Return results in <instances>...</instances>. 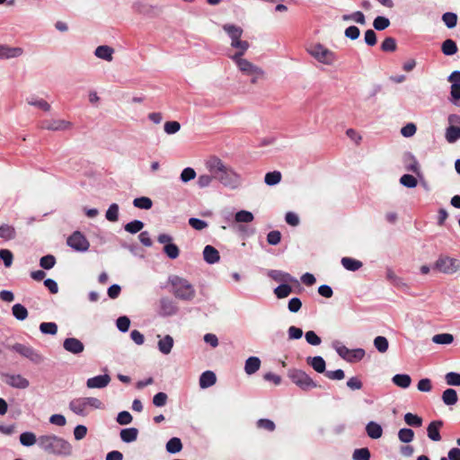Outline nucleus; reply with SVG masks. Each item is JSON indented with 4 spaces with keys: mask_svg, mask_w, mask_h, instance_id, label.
I'll use <instances>...</instances> for the list:
<instances>
[{
    "mask_svg": "<svg viewBox=\"0 0 460 460\" xmlns=\"http://www.w3.org/2000/svg\"><path fill=\"white\" fill-rule=\"evenodd\" d=\"M205 165L209 173H214L215 179L223 186L231 190H236L242 185V176L217 156L209 157L206 161Z\"/></svg>",
    "mask_w": 460,
    "mask_h": 460,
    "instance_id": "obj_1",
    "label": "nucleus"
},
{
    "mask_svg": "<svg viewBox=\"0 0 460 460\" xmlns=\"http://www.w3.org/2000/svg\"><path fill=\"white\" fill-rule=\"evenodd\" d=\"M39 447L46 454L55 456H68L72 454L71 444L54 434L40 436Z\"/></svg>",
    "mask_w": 460,
    "mask_h": 460,
    "instance_id": "obj_2",
    "label": "nucleus"
},
{
    "mask_svg": "<svg viewBox=\"0 0 460 460\" xmlns=\"http://www.w3.org/2000/svg\"><path fill=\"white\" fill-rule=\"evenodd\" d=\"M168 283L172 286V293L176 298L191 301L196 296L193 285L186 279L178 275H171Z\"/></svg>",
    "mask_w": 460,
    "mask_h": 460,
    "instance_id": "obj_3",
    "label": "nucleus"
},
{
    "mask_svg": "<svg viewBox=\"0 0 460 460\" xmlns=\"http://www.w3.org/2000/svg\"><path fill=\"white\" fill-rule=\"evenodd\" d=\"M68 407L75 414L85 417L89 414L90 408L102 409L103 403L95 397H79L70 401Z\"/></svg>",
    "mask_w": 460,
    "mask_h": 460,
    "instance_id": "obj_4",
    "label": "nucleus"
},
{
    "mask_svg": "<svg viewBox=\"0 0 460 460\" xmlns=\"http://www.w3.org/2000/svg\"><path fill=\"white\" fill-rule=\"evenodd\" d=\"M236 66L238 67L239 71L246 76H249L251 78V83L255 84L258 83L260 79L264 78L265 72L264 70L252 64L249 60L245 58H237V60L234 61Z\"/></svg>",
    "mask_w": 460,
    "mask_h": 460,
    "instance_id": "obj_5",
    "label": "nucleus"
},
{
    "mask_svg": "<svg viewBox=\"0 0 460 460\" xmlns=\"http://www.w3.org/2000/svg\"><path fill=\"white\" fill-rule=\"evenodd\" d=\"M307 51L318 62L324 65L332 66L337 60L336 54L320 43L312 45Z\"/></svg>",
    "mask_w": 460,
    "mask_h": 460,
    "instance_id": "obj_6",
    "label": "nucleus"
},
{
    "mask_svg": "<svg viewBox=\"0 0 460 460\" xmlns=\"http://www.w3.org/2000/svg\"><path fill=\"white\" fill-rule=\"evenodd\" d=\"M338 355L349 363H356L363 359L366 355L365 349H349L340 341H334L332 344Z\"/></svg>",
    "mask_w": 460,
    "mask_h": 460,
    "instance_id": "obj_7",
    "label": "nucleus"
},
{
    "mask_svg": "<svg viewBox=\"0 0 460 460\" xmlns=\"http://www.w3.org/2000/svg\"><path fill=\"white\" fill-rule=\"evenodd\" d=\"M288 376L294 384L304 391H307L317 386L316 383L303 370L296 368L289 369Z\"/></svg>",
    "mask_w": 460,
    "mask_h": 460,
    "instance_id": "obj_8",
    "label": "nucleus"
},
{
    "mask_svg": "<svg viewBox=\"0 0 460 460\" xmlns=\"http://www.w3.org/2000/svg\"><path fill=\"white\" fill-rule=\"evenodd\" d=\"M434 269L444 274H455L460 270V261L447 255H440L434 263Z\"/></svg>",
    "mask_w": 460,
    "mask_h": 460,
    "instance_id": "obj_9",
    "label": "nucleus"
},
{
    "mask_svg": "<svg viewBox=\"0 0 460 460\" xmlns=\"http://www.w3.org/2000/svg\"><path fill=\"white\" fill-rule=\"evenodd\" d=\"M8 348L19 353L21 356L28 358L34 364H41L44 360V357L31 346L22 343H14L13 345L9 346Z\"/></svg>",
    "mask_w": 460,
    "mask_h": 460,
    "instance_id": "obj_10",
    "label": "nucleus"
},
{
    "mask_svg": "<svg viewBox=\"0 0 460 460\" xmlns=\"http://www.w3.org/2000/svg\"><path fill=\"white\" fill-rule=\"evenodd\" d=\"M66 243L68 246L77 252H86L90 246L86 237L79 231L74 232L67 238Z\"/></svg>",
    "mask_w": 460,
    "mask_h": 460,
    "instance_id": "obj_11",
    "label": "nucleus"
},
{
    "mask_svg": "<svg viewBox=\"0 0 460 460\" xmlns=\"http://www.w3.org/2000/svg\"><path fill=\"white\" fill-rule=\"evenodd\" d=\"M1 376L2 380L11 387L17 389H26L30 385L29 380L20 374L4 373Z\"/></svg>",
    "mask_w": 460,
    "mask_h": 460,
    "instance_id": "obj_12",
    "label": "nucleus"
},
{
    "mask_svg": "<svg viewBox=\"0 0 460 460\" xmlns=\"http://www.w3.org/2000/svg\"><path fill=\"white\" fill-rule=\"evenodd\" d=\"M40 127L43 129L62 131L68 129L71 127V123L64 119H45L41 121Z\"/></svg>",
    "mask_w": 460,
    "mask_h": 460,
    "instance_id": "obj_13",
    "label": "nucleus"
},
{
    "mask_svg": "<svg viewBox=\"0 0 460 460\" xmlns=\"http://www.w3.org/2000/svg\"><path fill=\"white\" fill-rule=\"evenodd\" d=\"M63 348L72 354L78 355L84 351V345L76 338H66L63 342Z\"/></svg>",
    "mask_w": 460,
    "mask_h": 460,
    "instance_id": "obj_14",
    "label": "nucleus"
},
{
    "mask_svg": "<svg viewBox=\"0 0 460 460\" xmlns=\"http://www.w3.org/2000/svg\"><path fill=\"white\" fill-rule=\"evenodd\" d=\"M110 382L111 376L108 374H104L88 378L86 381V386L90 389H102L106 387Z\"/></svg>",
    "mask_w": 460,
    "mask_h": 460,
    "instance_id": "obj_15",
    "label": "nucleus"
},
{
    "mask_svg": "<svg viewBox=\"0 0 460 460\" xmlns=\"http://www.w3.org/2000/svg\"><path fill=\"white\" fill-rule=\"evenodd\" d=\"M23 49L19 47H9L8 45L0 44V58L9 59L22 56Z\"/></svg>",
    "mask_w": 460,
    "mask_h": 460,
    "instance_id": "obj_16",
    "label": "nucleus"
},
{
    "mask_svg": "<svg viewBox=\"0 0 460 460\" xmlns=\"http://www.w3.org/2000/svg\"><path fill=\"white\" fill-rule=\"evenodd\" d=\"M231 46L237 49V51L234 54L229 56V58L234 61L237 60V58H243V56L247 51V49L250 47V44L246 40H242L241 38H238V40H231Z\"/></svg>",
    "mask_w": 460,
    "mask_h": 460,
    "instance_id": "obj_17",
    "label": "nucleus"
},
{
    "mask_svg": "<svg viewBox=\"0 0 460 460\" xmlns=\"http://www.w3.org/2000/svg\"><path fill=\"white\" fill-rule=\"evenodd\" d=\"M443 421L440 420L431 421L427 428L428 438L432 441L441 440L439 429L443 427Z\"/></svg>",
    "mask_w": 460,
    "mask_h": 460,
    "instance_id": "obj_18",
    "label": "nucleus"
},
{
    "mask_svg": "<svg viewBox=\"0 0 460 460\" xmlns=\"http://www.w3.org/2000/svg\"><path fill=\"white\" fill-rule=\"evenodd\" d=\"M160 306L161 314L163 315H172L175 314L178 311V307L176 306L175 303L167 297H164L160 300Z\"/></svg>",
    "mask_w": 460,
    "mask_h": 460,
    "instance_id": "obj_19",
    "label": "nucleus"
},
{
    "mask_svg": "<svg viewBox=\"0 0 460 460\" xmlns=\"http://www.w3.org/2000/svg\"><path fill=\"white\" fill-rule=\"evenodd\" d=\"M157 337L160 338L157 343L159 351L164 355H168L173 347L174 341L171 335H165L163 338L157 335Z\"/></svg>",
    "mask_w": 460,
    "mask_h": 460,
    "instance_id": "obj_20",
    "label": "nucleus"
},
{
    "mask_svg": "<svg viewBox=\"0 0 460 460\" xmlns=\"http://www.w3.org/2000/svg\"><path fill=\"white\" fill-rule=\"evenodd\" d=\"M203 258L206 262L208 264H214L220 260V255L218 251L211 246V245H206L203 250Z\"/></svg>",
    "mask_w": 460,
    "mask_h": 460,
    "instance_id": "obj_21",
    "label": "nucleus"
},
{
    "mask_svg": "<svg viewBox=\"0 0 460 460\" xmlns=\"http://www.w3.org/2000/svg\"><path fill=\"white\" fill-rule=\"evenodd\" d=\"M403 164L406 170L414 173L420 172V164L416 157L411 153L407 152L403 155Z\"/></svg>",
    "mask_w": 460,
    "mask_h": 460,
    "instance_id": "obj_22",
    "label": "nucleus"
},
{
    "mask_svg": "<svg viewBox=\"0 0 460 460\" xmlns=\"http://www.w3.org/2000/svg\"><path fill=\"white\" fill-rule=\"evenodd\" d=\"M217 382V376L214 372L212 371H205L203 372L199 376V386L202 389L208 388L212 385H214Z\"/></svg>",
    "mask_w": 460,
    "mask_h": 460,
    "instance_id": "obj_23",
    "label": "nucleus"
},
{
    "mask_svg": "<svg viewBox=\"0 0 460 460\" xmlns=\"http://www.w3.org/2000/svg\"><path fill=\"white\" fill-rule=\"evenodd\" d=\"M269 277H270L272 279H274L275 281H279V282H296L297 280L292 277L289 273H287V272H284V271H281V270H272L269 272Z\"/></svg>",
    "mask_w": 460,
    "mask_h": 460,
    "instance_id": "obj_24",
    "label": "nucleus"
},
{
    "mask_svg": "<svg viewBox=\"0 0 460 460\" xmlns=\"http://www.w3.org/2000/svg\"><path fill=\"white\" fill-rule=\"evenodd\" d=\"M306 362L310 365L317 373H324L326 368L325 360L321 356L308 357Z\"/></svg>",
    "mask_w": 460,
    "mask_h": 460,
    "instance_id": "obj_25",
    "label": "nucleus"
},
{
    "mask_svg": "<svg viewBox=\"0 0 460 460\" xmlns=\"http://www.w3.org/2000/svg\"><path fill=\"white\" fill-rule=\"evenodd\" d=\"M367 436L373 439L380 438L383 435V429L380 424L375 421H369L366 426Z\"/></svg>",
    "mask_w": 460,
    "mask_h": 460,
    "instance_id": "obj_26",
    "label": "nucleus"
},
{
    "mask_svg": "<svg viewBox=\"0 0 460 460\" xmlns=\"http://www.w3.org/2000/svg\"><path fill=\"white\" fill-rule=\"evenodd\" d=\"M114 53V49L110 47V46H107V45H102V46H99L96 48L95 51H94V55L101 58V59H103V60H106V61H111L113 57Z\"/></svg>",
    "mask_w": 460,
    "mask_h": 460,
    "instance_id": "obj_27",
    "label": "nucleus"
},
{
    "mask_svg": "<svg viewBox=\"0 0 460 460\" xmlns=\"http://www.w3.org/2000/svg\"><path fill=\"white\" fill-rule=\"evenodd\" d=\"M261 367V359L258 357H250L246 359L244 365V371L247 375L256 373Z\"/></svg>",
    "mask_w": 460,
    "mask_h": 460,
    "instance_id": "obj_28",
    "label": "nucleus"
},
{
    "mask_svg": "<svg viewBox=\"0 0 460 460\" xmlns=\"http://www.w3.org/2000/svg\"><path fill=\"white\" fill-rule=\"evenodd\" d=\"M120 438L125 443H131L137 440L138 429L136 428H128L120 430Z\"/></svg>",
    "mask_w": 460,
    "mask_h": 460,
    "instance_id": "obj_29",
    "label": "nucleus"
},
{
    "mask_svg": "<svg viewBox=\"0 0 460 460\" xmlns=\"http://www.w3.org/2000/svg\"><path fill=\"white\" fill-rule=\"evenodd\" d=\"M20 443L23 447H31L36 443L39 445V438L31 431H25L20 435Z\"/></svg>",
    "mask_w": 460,
    "mask_h": 460,
    "instance_id": "obj_30",
    "label": "nucleus"
},
{
    "mask_svg": "<svg viewBox=\"0 0 460 460\" xmlns=\"http://www.w3.org/2000/svg\"><path fill=\"white\" fill-rule=\"evenodd\" d=\"M341 265L349 271H356L359 270L363 263L356 259L350 258V257H343L341 261Z\"/></svg>",
    "mask_w": 460,
    "mask_h": 460,
    "instance_id": "obj_31",
    "label": "nucleus"
},
{
    "mask_svg": "<svg viewBox=\"0 0 460 460\" xmlns=\"http://www.w3.org/2000/svg\"><path fill=\"white\" fill-rule=\"evenodd\" d=\"M393 383L401 388H408L411 385V378L407 374H396L392 378Z\"/></svg>",
    "mask_w": 460,
    "mask_h": 460,
    "instance_id": "obj_32",
    "label": "nucleus"
},
{
    "mask_svg": "<svg viewBox=\"0 0 460 460\" xmlns=\"http://www.w3.org/2000/svg\"><path fill=\"white\" fill-rule=\"evenodd\" d=\"M223 30L227 33L231 40H238V38H241L243 35V29L234 24L226 23L223 25Z\"/></svg>",
    "mask_w": 460,
    "mask_h": 460,
    "instance_id": "obj_33",
    "label": "nucleus"
},
{
    "mask_svg": "<svg viewBox=\"0 0 460 460\" xmlns=\"http://www.w3.org/2000/svg\"><path fill=\"white\" fill-rule=\"evenodd\" d=\"M457 394L455 389L447 388L443 392L442 401L446 405L451 406L457 402Z\"/></svg>",
    "mask_w": 460,
    "mask_h": 460,
    "instance_id": "obj_34",
    "label": "nucleus"
},
{
    "mask_svg": "<svg viewBox=\"0 0 460 460\" xmlns=\"http://www.w3.org/2000/svg\"><path fill=\"white\" fill-rule=\"evenodd\" d=\"M403 420L408 426H411L413 428H420L422 426V423H423L421 417L418 416L417 414H413L411 412L405 413Z\"/></svg>",
    "mask_w": 460,
    "mask_h": 460,
    "instance_id": "obj_35",
    "label": "nucleus"
},
{
    "mask_svg": "<svg viewBox=\"0 0 460 460\" xmlns=\"http://www.w3.org/2000/svg\"><path fill=\"white\" fill-rule=\"evenodd\" d=\"M182 449V443L179 438H172L166 443V450L170 454L179 453Z\"/></svg>",
    "mask_w": 460,
    "mask_h": 460,
    "instance_id": "obj_36",
    "label": "nucleus"
},
{
    "mask_svg": "<svg viewBox=\"0 0 460 460\" xmlns=\"http://www.w3.org/2000/svg\"><path fill=\"white\" fill-rule=\"evenodd\" d=\"M441 50L446 56H452L457 52L456 43L450 39L446 40L441 46Z\"/></svg>",
    "mask_w": 460,
    "mask_h": 460,
    "instance_id": "obj_37",
    "label": "nucleus"
},
{
    "mask_svg": "<svg viewBox=\"0 0 460 460\" xmlns=\"http://www.w3.org/2000/svg\"><path fill=\"white\" fill-rule=\"evenodd\" d=\"M13 315L19 321H23L28 317V310L21 304H15L12 307Z\"/></svg>",
    "mask_w": 460,
    "mask_h": 460,
    "instance_id": "obj_38",
    "label": "nucleus"
},
{
    "mask_svg": "<svg viewBox=\"0 0 460 460\" xmlns=\"http://www.w3.org/2000/svg\"><path fill=\"white\" fill-rule=\"evenodd\" d=\"M398 438L401 442L409 444L414 438V431L411 429L402 428L398 431Z\"/></svg>",
    "mask_w": 460,
    "mask_h": 460,
    "instance_id": "obj_39",
    "label": "nucleus"
},
{
    "mask_svg": "<svg viewBox=\"0 0 460 460\" xmlns=\"http://www.w3.org/2000/svg\"><path fill=\"white\" fill-rule=\"evenodd\" d=\"M342 20L345 21V22L353 21V22H355L357 23H359V24H362V25L366 23L365 15L360 11H357V12H354V13H349V14H343L342 15Z\"/></svg>",
    "mask_w": 460,
    "mask_h": 460,
    "instance_id": "obj_40",
    "label": "nucleus"
},
{
    "mask_svg": "<svg viewBox=\"0 0 460 460\" xmlns=\"http://www.w3.org/2000/svg\"><path fill=\"white\" fill-rule=\"evenodd\" d=\"M460 138V128L450 126L446 131V139L448 143H455Z\"/></svg>",
    "mask_w": 460,
    "mask_h": 460,
    "instance_id": "obj_41",
    "label": "nucleus"
},
{
    "mask_svg": "<svg viewBox=\"0 0 460 460\" xmlns=\"http://www.w3.org/2000/svg\"><path fill=\"white\" fill-rule=\"evenodd\" d=\"M374 346L380 353H385L389 348V342L385 337L377 336L374 340Z\"/></svg>",
    "mask_w": 460,
    "mask_h": 460,
    "instance_id": "obj_42",
    "label": "nucleus"
},
{
    "mask_svg": "<svg viewBox=\"0 0 460 460\" xmlns=\"http://www.w3.org/2000/svg\"><path fill=\"white\" fill-rule=\"evenodd\" d=\"M281 181V173L279 171L267 172L264 177V181L269 186L278 184Z\"/></svg>",
    "mask_w": 460,
    "mask_h": 460,
    "instance_id": "obj_43",
    "label": "nucleus"
},
{
    "mask_svg": "<svg viewBox=\"0 0 460 460\" xmlns=\"http://www.w3.org/2000/svg\"><path fill=\"white\" fill-rule=\"evenodd\" d=\"M254 219L252 212L247 210H240L234 216V220L237 223H250Z\"/></svg>",
    "mask_w": 460,
    "mask_h": 460,
    "instance_id": "obj_44",
    "label": "nucleus"
},
{
    "mask_svg": "<svg viewBox=\"0 0 460 460\" xmlns=\"http://www.w3.org/2000/svg\"><path fill=\"white\" fill-rule=\"evenodd\" d=\"M15 229L9 225H2L0 226V237L12 240L15 237Z\"/></svg>",
    "mask_w": 460,
    "mask_h": 460,
    "instance_id": "obj_45",
    "label": "nucleus"
},
{
    "mask_svg": "<svg viewBox=\"0 0 460 460\" xmlns=\"http://www.w3.org/2000/svg\"><path fill=\"white\" fill-rule=\"evenodd\" d=\"M454 341V337L449 333H440L436 334L432 338V341L437 344L447 345L452 343Z\"/></svg>",
    "mask_w": 460,
    "mask_h": 460,
    "instance_id": "obj_46",
    "label": "nucleus"
},
{
    "mask_svg": "<svg viewBox=\"0 0 460 460\" xmlns=\"http://www.w3.org/2000/svg\"><path fill=\"white\" fill-rule=\"evenodd\" d=\"M144 227V223L140 220H133L124 226L125 231L130 234H137Z\"/></svg>",
    "mask_w": 460,
    "mask_h": 460,
    "instance_id": "obj_47",
    "label": "nucleus"
},
{
    "mask_svg": "<svg viewBox=\"0 0 460 460\" xmlns=\"http://www.w3.org/2000/svg\"><path fill=\"white\" fill-rule=\"evenodd\" d=\"M164 252L167 255L168 258L174 260L179 257L180 250L178 246L174 243H167L164 246Z\"/></svg>",
    "mask_w": 460,
    "mask_h": 460,
    "instance_id": "obj_48",
    "label": "nucleus"
},
{
    "mask_svg": "<svg viewBox=\"0 0 460 460\" xmlns=\"http://www.w3.org/2000/svg\"><path fill=\"white\" fill-rule=\"evenodd\" d=\"M292 292V288L288 284H281L274 289V294L278 298H285Z\"/></svg>",
    "mask_w": 460,
    "mask_h": 460,
    "instance_id": "obj_49",
    "label": "nucleus"
},
{
    "mask_svg": "<svg viewBox=\"0 0 460 460\" xmlns=\"http://www.w3.org/2000/svg\"><path fill=\"white\" fill-rule=\"evenodd\" d=\"M133 205L138 208L149 209L152 208L153 202H152L151 199H149L147 197H140V198H136L133 200Z\"/></svg>",
    "mask_w": 460,
    "mask_h": 460,
    "instance_id": "obj_50",
    "label": "nucleus"
},
{
    "mask_svg": "<svg viewBox=\"0 0 460 460\" xmlns=\"http://www.w3.org/2000/svg\"><path fill=\"white\" fill-rule=\"evenodd\" d=\"M105 217L110 222H116L119 218V206L112 203L106 211Z\"/></svg>",
    "mask_w": 460,
    "mask_h": 460,
    "instance_id": "obj_51",
    "label": "nucleus"
},
{
    "mask_svg": "<svg viewBox=\"0 0 460 460\" xmlns=\"http://www.w3.org/2000/svg\"><path fill=\"white\" fill-rule=\"evenodd\" d=\"M442 21L444 22L447 28L452 29L456 26L457 15L455 13H445L442 15Z\"/></svg>",
    "mask_w": 460,
    "mask_h": 460,
    "instance_id": "obj_52",
    "label": "nucleus"
},
{
    "mask_svg": "<svg viewBox=\"0 0 460 460\" xmlns=\"http://www.w3.org/2000/svg\"><path fill=\"white\" fill-rule=\"evenodd\" d=\"M390 25V21L385 16H377L373 22V26L376 31H384Z\"/></svg>",
    "mask_w": 460,
    "mask_h": 460,
    "instance_id": "obj_53",
    "label": "nucleus"
},
{
    "mask_svg": "<svg viewBox=\"0 0 460 460\" xmlns=\"http://www.w3.org/2000/svg\"><path fill=\"white\" fill-rule=\"evenodd\" d=\"M214 180H216L214 173L201 174L198 178L197 184L201 189L207 188L212 183Z\"/></svg>",
    "mask_w": 460,
    "mask_h": 460,
    "instance_id": "obj_54",
    "label": "nucleus"
},
{
    "mask_svg": "<svg viewBox=\"0 0 460 460\" xmlns=\"http://www.w3.org/2000/svg\"><path fill=\"white\" fill-rule=\"evenodd\" d=\"M396 48V40L392 37L385 38L381 44V49L385 52H393Z\"/></svg>",
    "mask_w": 460,
    "mask_h": 460,
    "instance_id": "obj_55",
    "label": "nucleus"
},
{
    "mask_svg": "<svg viewBox=\"0 0 460 460\" xmlns=\"http://www.w3.org/2000/svg\"><path fill=\"white\" fill-rule=\"evenodd\" d=\"M56 264V258L53 255L48 254L41 257L40 261V265L44 270H50Z\"/></svg>",
    "mask_w": 460,
    "mask_h": 460,
    "instance_id": "obj_56",
    "label": "nucleus"
},
{
    "mask_svg": "<svg viewBox=\"0 0 460 460\" xmlns=\"http://www.w3.org/2000/svg\"><path fill=\"white\" fill-rule=\"evenodd\" d=\"M40 330L44 334L55 335L58 332V325L55 323H41Z\"/></svg>",
    "mask_w": 460,
    "mask_h": 460,
    "instance_id": "obj_57",
    "label": "nucleus"
},
{
    "mask_svg": "<svg viewBox=\"0 0 460 460\" xmlns=\"http://www.w3.org/2000/svg\"><path fill=\"white\" fill-rule=\"evenodd\" d=\"M196 172L193 168L186 167L182 170L180 178L182 182L186 183L191 180H194L196 178Z\"/></svg>",
    "mask_w": 460,
    "mask_h": 460,
    "instance_id": "obj_58",
    "label": "nucleus"
},
{
    "mask_svg": "<svg viewBox=\"0 0 460 460\" xmlns=\"http://www.w3.org/2000/svg\"><path fill=\"white\" fill-rule=\"evenodd\" d=\"M400 183L407 188H414L417 186V180L411 174H403L400 178Z\"/></svg>",
    "mask_w": 460,
    "mask_h": 460,
    "instance_id": "obj_59",
    "label": "nucleus"
},
{
    "mask_svg": "<svg viewBox=\"0 0 460 460\" xmlns=\"http://www.w3.org/2000/svg\"><path fill=\"white\" fill-rule=\"evenodd\" d=\"M353 460H370V452L367 447L355 449Z\"/></svg>",
    "mask_w": 460,
    "mask_h": 460,
    "instance_id": "obj_60",
    "label": "nucleus"
},
{
    "mask_svg": "<svg viewBox=\"0 0 460 460\" xmlns=\"http://www.w3.org/2000/svg\"><path fill=\"white\" fill-rule=\"evenodd\" d=\"M445 380L448 385L460 386V374L449 372L445 376Z\"/></svg>",
    "mask_w": 460,
    "mask_h": 460,
    "instance_id": "obj_61",
    "label": "nucleus"
},
{
    "mask_svg": "<svg viewBox=\"0 0 460 460\" xmlns=\"http://www.w3.org/2000/svg\"><path fill=\"white\" fill-rule=\"evenodd\" d=\"M116 325L121 332H126L129 329L130 320L128 316H120L117 319Z\"/></svg>",
    "mask_w": 460,
    "mask_h": 460,
    "instance_id": "obj_62",
    "label": "nucleus"
},
{
    "mask_svg": "<svg viewBox=\"0 0 460 460\" xmlns=\"http://www.w3.org/2000/svg\"><path fill=\"white\" fill-rule=\"evenodd\" d=\"M305 338L307 343L313 346H318L322 342L321 338L314 331L306 332Z\"/></svg>",
    "mask_w": 460,
    "mask_h": 460,
    "instance_id": "obj_63",
    "label": "nucleus"
},
{
    "mask_svg": "<svg viewBox=\"0 0 460 460\" xmlns=\"http://www.w3.org/2000/svg\"><path fill=\"white\" fill-rule=\"evenodd\" d=\"M132 420V415L127 411H122L119 412L116 419L117 422L120 425H128L131 423Z\"/></svg>",
    "mask_w": 460,
    "mask_h": 460,
    "instance_id": "obj_64",
    "label": "nucleus"
}]
</instances>
